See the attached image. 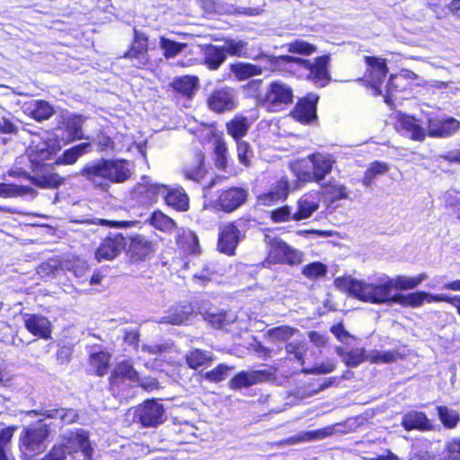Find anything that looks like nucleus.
Wrapping results in <instances>:
<instances>
[{
    "label": "nucleus",
    "instance_id": "nucleus-1",
    "mask_svg": "<svg viewBox=\"0 0 460 460\" xmlns=\"http://www.w3.org/2000/svg\"><path fill=\"white\" fill-rule=\"evenodd\" d=\"M428 279L425 272L416 277L397 276L394 279H386L378 283H367L364 280H358L350 277L337 278L335 286L341 290L348 292L358 299L372 304L389 303L393 298L392 291L408 290L417 288L421 282Z\"/></svg>",
    "mask_w": 460,
    "mask_h": 460
},
{
    "label": "nucleus",
    "instance_id": "nucleus-2",
    "mask_svg": "<svg viewBox=\"0 0 460 460\" xmlns=\"http://www.w3.org/2000/svg\"><path fill=\"white\" fill-rule=\"evenodd\" d=\"M188 130L202 139L212 140L215 165L225 169L227 164V147L222 134L217 132L214 124L198 121L195 117H188Z\"/></svg>",
    "mask_w": 460,
    "mask_h": 460
},
{
    "label": "nucleus",
    "instance_id": "nucleus-3",
    "mask_svg": "<svg viewBox=\"0 0 460 460\" xmlns=\"http://www.w3.org/2000/svg\"><path fill=\"white\" fill-rule=\"evenodd\" d=\"M293 89L282 81H273L257 95V104L268 112H280L293 102Z\"/></svg>",
    "mask_w": 460,
    "mask_h": 460
},
{
    "label": "nucleus",
    "instance_id": "nucleus-4",
    "mask_svg": "<svg viewBox=\"0 0 460 460\" xmlns=\"http://www.w3.org/2000/svg\"><path fill=\"white\" fill-rule=\"evenodd\" d=\"M279 59L285 63H296L300 67L306 70L307 79L317 86L323 87L327 85L331 80L328 70L330 57L327 55L314 58V62L288 55L279 57Z\"/></svg>",
    "mask_w": 460,
    "mask_h": 460
},
{
    "label": "nucleus",
    "instance_id": "nucleus-5",
    "mask_svg": "<svg viewBox=\"0 0 460 460\" xmlns=\"http://www.w3.org/2000/svg\"><path fill=\"white\" fill-rule=\"evenodd\" d=\"M49 433V428L46 424L28 427L21 435V447L27 453L39 455L47 448L46 440Z\"/></svg>",
    "mask_w": 460,
    "mask_h": 460
},
{
    "label": "nucleus",
    "instance_id": "nucleus-6",
    "mask_svg": "<svg viewBox=\"0 0 460 460\" xmlns=\"http://www.w3.org/2000/svg\"><path fill=\"white\" fill-rule=\"evenodd\" d=\"M264 242L270 247V256L278 261L289 265H297L302 262L303 253L292 248L281 239L265 234Z\"/></svg>",
    "mask_w": 460,
    "mask_h": 460
},
{
    "label": "nucleus",
    "instance_id": "nucleus-7",
    "mask_svg": "<svg viewBox=\"0 0 460 460\" xmlns=\"http://www.w3.org/2000/svg\"><path fill=\"white\" fill-rule=\"evenodd\" d=\"M164 409L156 400H147L137 406L134 420L143 427L154 428L164 422Z\"/></svg>",
    "mask_w": 460,
    "mask_h": 460
},
{
    "label": "nucleus",
    "instance_id": "nucleus-8",
    "mask_svg": "<svg viewBox=\"0 0 460 460\" xmlns=\"http://www.w3.org/2000/svg\"><path fill=\"white\" fill-rule=\"evenodd\" d=\"M55 162L32 167L29 180L38 188L41 189H58L65 180L55 172Z\"/></svg>",
    "mask_w": 460,
    "mask_h": 460
},
{
    "label": "nucleus",
    "instance_id": "nucleus-9",
    "mask_svg": "<svg viewBox=\"0 0 460 460\" xmlns=\"http://www.w3.org/2000/svg\"><path fill=\"white\" fill-rule=\"evenodd\" d=\"M207 103L209 109L217 113L232 111L238 103L237 90L229 86L215 89L208 98Z\"/></svg>",
    "mask_w": 460,
    "mask_h": 460
},
{
    "label": "nucleus",
    "instance_id": "nucleus-10",
    "mask_svg": "<svg viewBox=\"0 0 460 460\" xmlns=\"http://www.w3.org/2000/svg\"><path fill=\"white\" fill-rule=\"evenodd\" d=\"M124 58L130 59L137 67H143L149 63L148 38L145 33L134 29V40Z\"/></svg>",
    "mask_w": 460,
    "mask_h": 460
},
{
    "label": "nucleus",
    "instance_id": "nucleus-11",
    "mask_svg": "<svg viewBox=\"0 0 460 460\" xmlns=\"http://www.w3.org/2000/svg\"><path fill=\"white\" fill-rule=\"evenodd\" d=\"M106 163V181L120 184L129 180L134 172V166L131 162L126 159H105Z\"/></svg>",
    "mask_w": 460,
    "mask_h": 460
},
{
    "label": "nucleus",
    "instance_id": "nucleus-12",
    "mask_svg": "<svg viewBox=\"0 0 460 460\" xmlns=\"http://www.w3.org/2000/svg\"><path fill=\"white\" fill-rule=\"evenodd\" d=\"M367 69L365 75L366 81L376 91V94H383L381 85L387 74L385 60L376 57H365Z\"/></svg>",
    "mask_w": 460,
    "mask_h": 460
},
{
    "label": "nucleus",
    "instance_id": "nucleus-13",
    "mask_svg": "<svg viewBox=\"0 0 460 460\" xmlns=\"http://www.w3.org/2000/svg\"><path fill=\"white\" fill-rule=\"evenodd\" d=\"M126 247L125 237L121 234H110L102 240L95 251L98 261L115 259Z\"/></svg>",
    "mask_w": 460,
    "mask_h": 460
},
{
    "label": "nucleus",
    "instance_id": "nucleus-14",
    "mask_svg": "<svg viewBox=\"0 0 460 460\" xmlns=\"http://www.w3.org/2000/svg\"><path fill=\"white\" fill-rule=\"evenodd\" d=\"M58 150L59 146L55 140L40 142L36 146H31L28 150L31 169L49 164L48 161L51 160Z\"/></svg>",
    "mask_w": 460,
    "mask_h": 460
},
{
    "label": "nucleus",
    "instance_id": "nucleus-15",
    "mask_svg": "<svg viewBox=\"0 0 460 460\" xmlns=\"http://www.w3.org/2000/svg\"><path fill=\"white\" fill-rule=\"evenodd\" d=\"M62 443L68 454L81 451L84 456L90 459L93 456V448L87 434L84 430L69 431L62 436Z\"/></svg>",
    "mask_w": 460,
    "mask_h": 460
},
{
    "label": "nucleus",
    "instance_id": "nucleus-16",
    "mask_svg": "<svg viewBox=\"0 0 460 460\" xmlns=\"http://www.w3.org/2000/svg\"><path fill=\"white\" fill-rule=\"evenodd\" d=\"M271 376L269 370H250L237 373L228 383L230 389L240 390L265 382Z\"/></svg>",
    "mask_w": 460,
    "mask_h": 460
},
{
    "label": "nucleus",
    "instance_id": "nucleus-17",
    "mask_svg": "<svg viewBox=\"0 0 460 460\" xmlns=\"http://www.w3.org/2000/svg\"><path fill=\"white\" fill-rule=\"evenodd\" d=\"M247 196L248 192L245 189L233 187L219 194L217 205L225 212H232L246 201Z\"/></svg>",
    "mask_w": 460,
    "mask_h": 460
},
{
    "label": "nucleus",
    "instance_id": "nucleus-18",
    "mask_svg": "<svg viewBox=\"0 0 460 460\" xmlns=\"http://www.w3.org/2000/svg\"><path fill=\"white\" fill-rule=\"evenodd\" d=\"M199 83L197 76L183 75L173 78L170 85L175 93L184 99L182 105L185 108H190L191 100L199 89Z\"/></svg>",
    "mask_w": 460,
    "mask_h": 460
},
{
    "label": "nucleus",
    "instance_id": "nucleus-19",
    "mask_svg": "<svg viewBox=\"0 0 460 460\" xmlns=\"http://www.w3.org/2000/svg\"><path fill=\"white\" fill-rule=\"evenodd\" d=\"M80 175L96 187L105 189L108 187L106 181V163L101 158L86 164L80 172Z\"/></svg>",
    "mask_w": 460,
    "mask_h": 460
},
{
    "label": "nucleus",
    "instance_id": "nucleus-20",
    "mask_svg": "<svg viewBox=\"0 0 460 460\" xmlns=\"http://www.w3.org/2000/svg\"><path fill=\"white\" fill-rule=\"evenodd\" d=\"M440 294H431L428 292H414L409 293L406 295L403 294H395L393 296V298L389 300L387 305H391L392 303L399 304L402 306H410V307H420L424 302L427 303H434L439 302Z\"/></svg>",
    "mask_w": 460,
    "mask_h": 460
},
{
    "label": "nucleus",
    "instance_id": "nucleus-21",
    "mask_svg": "<svg viewBox=\"0 0 460 460\" xmlns=\"http://www.w3.org/2000/svg\"><path fill=\"white\" fill-rule=\"evenodd\" d=\"M239 229L233 223L223 225L220 227L217 249L226 255H234L239 243Z\"/></svg>",
    "mask_w": 460,
    "mask_h": 460
},
{
    "label": "nucleus",
    "instance_id": "nucleus-22",
    "mask_svg": "<svg viewBox=\"0 0 460 460\" xmlns=\"http://www.w3.org/2000/svg\"><path fill=\"white\" fill-rule=\"evenodd\" d=\"M167 186L155 183L146 176L142 177L141 181L135 186L134 193L137 196H144L147 202H155L159 196L164 198Z\"/></svg>",
    "mask_w": 460,
    "mask_h": 460
},
{
    "label": "nucleus",
    "instance_id": "nucleus-23",
    "mask_svg": "<svg viewBox=\"0 0 460 460\" xmlns=\"http://www.w3.org/2000/svg\"><path fill=\"white\" fill-rule=\"evenodd\" d=\"M395 128L402 135L408 136L411 139L418 141H422L426 135L425 128L415 117H399L395 123Z\"/></svg>",
    "mask_w": 460,
    "mask_h": 460
},
{
    "label": "nucleus",
    "instance_id": "nucleus-24",
    "mask_svg": "<svg viewBox=\"0 0 460 460\" xmlns=\"http://www.w3.org/2000/svg\"><path fill=\"white\" fill-rule=\"evenodd\" d=\"M429 134L432 137H444L451 135L459 128V121L453 117L441 119L440 117H432L429 119Z\"/></svg>",
    "mask_w": 460,
    "mask_h": 460
},
{
    "label": "nucleus",
    "instance_id": "nucleus-25",
    "mask_svg": "<svg viewBox=\"0 0 460 460\" xmlns=\"http://www.w3.org/2000/svg\"><path fill=\"white\" fill-rule=\"evenodd\" d=\"M24 325L31 333L42 339H48L51 332L50 322L40 314H24Z\"/></svg>",
    "mask_w": 460,
    "mask_h": 460
},
{
    "label": "nucleus",
    "instance_id": "nucleus-26",
    "mask_svg": "<svg viewBox=\"0 0 460 460\" xmlns=\"http://www.w3.org/2000/svg\"><path fill=\"white\" fill-rule=\"evenodd\" d=\"M402 426L408 431L417 429L427 431L432 429V424L427 415L422 411H411L402 419Z\"/></svg>",
    "mask_w": 460,
    "mask_h": 460
},
{
    "label": "nucleus",
    "instance_id": "nucleus-27",
    "mask_svg": "<svg viewBox=\"0 0 460 460\" xmlns=\"http://www.w3.org/2000/svg\"><path fill=\"white\" fill-rule=\"evenodd\" d=\"M313 164V178L320 181L332 172L334 160L330 155L314 154L308 156Z\"/></svg>",
    "mask_w": 460,
    "mask_h": 460
},
{
    "label": "nucleus",
    "instance_id": "nucleus-28",
    "mask_svg": "<svg viewBox=\"0 0 460 460\" xmlns=\"http://www.w3.org/2000/svg\"><path fill=\"white\" fill-rule=\"evenodd\" d=\"M110 380L112 385H117L124 380L135 383L139 381V375L129 361H122L116 365Z\"/></svg>",
    "mask_w": 460,
    "mask_h": 460
},
{
    "label": "nucleus",
    "instance_id": "nucleus-29",
    "mask_svg": "<svg viewBox=\"0 0 460 460\" xmlns=\"http://www.w3.org/2000/svg\"><path fill=\"white\" fill-rule=\"evenodd\" d=\"M154 252V244L143 235H136L131 238L129 253L137 261L145 260Z\"/></svg>",
    "mask_w": 460,
    "mask_h": 460
},
{
    "label": "nucleus",
    "instance_id": "nucleus-30",
    "mask_svg": "<svg viewBox=\"0 0 460 460\" xmlns=\"http://www.w3.org/2000/svg\"><path fill=\"white\" fill-rule=\"evenodd\" d=\"M127 143H120L113 140L111 137L104 133H100L96 136L94 143L99 146L101 151H112L122 152L124 150L129 151L131 146L134 144L130 137H127Z\"/></svg>",
    "mask_w": 460,
    "mask_h": 460
},
{
    "label": "nucleus",
    "instance_id": "nucleus-31",
    "mask_svg": "<svg viewBox=\"0 0 460 460\" xmlns=\"http://www.w3.org/2000/svg\"><path fill=\"white\" fill-rule=\"evenodd\" d=\"M164 199L166 204L179 211H186L189 208V197L181 187L166 188Z\"/></svg>",
    "mask_w": 460,
    "mask_h": 460
},
{
    "label": "nucleus",
    "instance_id": "nucleus-32",
    "mask_svg": "<svg viewBox=\"0 0 460 460\" xmlns=\"http://www.w3.org/2000/svg\"><path fill=\"white\" fill-rule=\"evenodd\" d=\"M201 314L203 319L207 321L211 327L217 329L224 328L236 320V316L234 314L226 311L208 310L201 313Z\"/></svg>",
    "mask_w": 460,
    "mask_h": 460
},
{
    "label": "nucleus",
    "instance_id": "nucleus-33",
    "mask_svg": "<svg viewBox=\"0 0 460 460\" xmlns=\"http://www.w3.org/2000/svg\"><path fill=\"white\" fill-rule=\"evenodd\" d=\"M193 309L190 305H179L169 309L166 315L163 316L159 323L173 325L181 324L187 321Z\"/></svg>",
    "mask_w": 460,
    "mask_h": 460
},
{
    "label": "nucleus",
    "instance_id": "nucleus-34",
    "mask_svg": "<svg viewBox=\"0 0 460 460\" xmlns=\"http://www.w3.org/2000/svg\"><path fill=\"white\" fill-rule=\"evenodd\" d=\"M226 56L221 46L209 44L204 49V64L210 70H217L226 61Z\"/></svg>",
    "mask_w": 460,
    "mask_h": 460
},
{
    "label": "nucleus",
    "instance_id": "nucleus-35",
    "mask_svg": "<svg viewBox=\"0 0 460 460\" xmlns=\"http://www.w3.org/2000/svg\"><path fill=\"white\" fill-rule=\"evenodd\" d=\"M319 96L308 93L299 98L294 110L288 115H316Z\"/></svg>",
    "mask_w": 460,
    "mask_h": 460
},
{
    "label": "nucleus",
    "instance_id": "nucleus-36",
    "mask_svg": "<svg viewBox=\"0 0 460 460\" xmlns=\"http://www.w3.org/2000/svg\"><path fill=\"white\" fill-rule=\"evenodd\" d=\"M319 208L317 201L310 196L305 195L296 202V210L294 212L293 220L300 221L310 217Z\"/></svg>",
    "mask_w": 460,
    "mask_h": 460
},
{
    "label": "nucleus",
    "instance_id": "nucleus-37",
    "mask_svg": "<svg viewBox=\"0 0 460 460\" xmlns=\"http://www.w3.org/2000/svg\"><path fill=\"white\" fill-rule=\"evenodd\" d=\"M335 351L341 358L345 365L350 367H356L360 363L367 361V354H366L365 349L362 348H355L349 351H345L343 348L337 347Z\"/></svg>",
    "mask_w": 460,
    "mask_h": 460
},
{
    "label": "nucleus",
    "instance_id": "nucleus-38",
    "mask_svg": "<svg viewBox=\"0 0 460 460\" xmlns=\"http://www.w3.org/2000/svg\"><path fill=\"white\" fill-rule=\"evenodd\" d=\"M91 147L89 143H81L67 150L56 159V164H74L80 156L87 153Z\"/></svg>",
    "mask_w": 460,
    "mask_h": 460
},
{
    "label": "nucleus",
    "instance_id": "nucleus-39",
    "mask_svg": "<svg viewBox=\"0 0 460 460\" xmlns=\"http://www.w3.org/2000/svg\"><path fill=\"white\" fill-rule=\"evenodd\" d=\"M213 359L214 356L211 352L199 349H191L185 355L186 363L191 369H198L205 366L208 362L213 361Z\"/></svg>",
    "mask_w": 460,
    "mask_h": 460
},
{
    "label": "nucleus",
    "instance_id": "nucleus-40",
    "mask_svg": "<svg viewBox=\"0 0 460 460\" xmlns=\"http://www.w3.org/2000/svg\"><path fill=\"white\" fill-rule=\"evenodd\" d=\"M230 71L240 81L248 79L249 77L254 75H259L262 73V69L261 66L243 62L231 64Z\"/></svg>",
    "mask_w": 460,
    "mask_h": 460
},
{
    "label": "nucleus",
    "instance_id": "nucleus-41",
    "mask_svg": "<svg viewBox=\"0 0 460 460\" xmlns=\"http://www.w3.org/2000/svg\"><path fill=\"white\" fill-rule=\"evenodd\" d=\"M148 222L155 228L165 233H172L176 227L174 220L160 210L155 211L148 218Z\"/></svg>",
    "mask_w": 460,
    "mask_h": 460
},
{
    "label": "nucleus",
    "instance_id": "nucleus-42",
    "mask_svg": "<svg viewBox=\"0 0 460 460\" xmlns=\"http://www.w3.org/2000/svg\"><path fill=\"white\" fill-rule=\"evenodd\" d=\"M250 125L246 122L244 117H235L226 124L227 132L236 141L244 137L249 129Z\"/></svg>",
    "mask_w": 460,
    "mask_h": 460
},
{
    "label": "nucleus",
    "instance_id": "nucleus-43",
    "mask_svg": "<svg viewBox=\"0 0 460 460\" xmlns=\"http://www.w3.org/2000/svg\"><path fill=\"white\" fill-rule=\"evenodd\" d=\"M111 355L105 351L92 353L90 364L95 369L96 375L102 376L107 373Z\"/></svg>",
    "mask_w": 460,
    "mask_h": 460
},
{
    "label": "nucleus",
    "instance_id": "nucleus-44",
    "mask_svg": "<svg viewBox=\"0 0 460 460\" xmlns=\"http://www.w3.org/2000/svg\"><path fill=\"white\" fill-rule=\"evenodd\" d=\"M159 46L163 49L164 56L167 59L176 57L187 48L186 43L177 42L165 37H161Z\"/></svg>",
    "mask_w": 460,
    "mask_h": 460
},
{
    "label": "nucleus",
    "instance_id": "nucleus-45",
    "mask_svg": "<svg viewBox=\"0 0 460 460\" xmlns=\"http://www.w3.org/2000/svg\"><path fill=\"white\" fill-rule=\"evenodd\" d=\"M401 358V354L396 350L379 351L372 350L367 356V361L370 363H392Z\"/></svg>",
    "mask_w": 460,
    "mask_h": 460
},
{
    "label": "nucleus",
    "instance_id": "nucleus-46",
    "mask_svg": "<svg viewBox=\"0 0 460 460\" xmlns=\"http://www.w3.org/2000/svg\"><path fill=\"white\" fill-rule=\"evenodd\" d=\"M234 369V367H230L225 364H219L215 368L200 373L201 377L208 380L212 383H219L224 381L228 376L230 371Z\"/></svg>",
    "mask_w": 460,
    "mask_h": 460
},
{
    "label": "nucleus",
    "instance_id": "nucleus-47",
    "mask_svg": "<svg viewBox=\"0 0 460 460\" xmlns=\"http://www.w3.org/2000/svg\"><path fill=\"white\" fill-rule=\"evenodd\" d=\"M297 332L298 330L296 328L282 325L268 330L266 336L272 341H287Z\"/></svg>",
    "mask_w": 460,
    "mask_h": 460
},
{
    "label": "nucleus",
    "instance_id": "nucleus-48",
    "mask_svg": "<svg viewBox=\"0 0 460 460\" xmlns=\"http://www.w3.org/2000/svg\"><path fill=\"white\" fill-rule=\"evenodd\" d=\"M59 270H64V261L52 258L39 266L38 273L42 277H54Z\"/></svg>",
    "mask_w": 460,
    "mask_h": 460
},
{
    "label": "nucleus",
    "instance_id": "nucleus-49",
    "mask_svg": "<svg viewBox=\"0 0 460 460\" xmlns=\"http://www.w3.org/2000/svg\"><path fill=\"white\" fill-rule=\"evenodd\" d=\"M179 244L190 253L199 252V244L197 234L192 231H186L179 237Z\"/></svg>",
    "mask_w": 460,
    "mask_h": 460
},
{
    "label": "nucleus",
    "instance_id": "nucleus-50",
    "mask_svg": "<svg viewBox=\"0 0 460 460\" xmlns=\"http://www.w3.org/2000/svg\"><path fill=\"white\" fill-rule=\"evenodd\" d=\"M326 273L327 266L320 261L309 263L302 269V274L309 279L325 277Z\"/></svg>",
    "mask_w": 460,
    "mask_h": 460
},
{
    "label": "nucleus",
    "instance_id": "nucleus-51",
    "mask_svg": "<svg viewBox=\"0 0 460 460\" xmlns=\"http://www.w3.org/2000/svg\"><path fill=\"white\" fill-rule=\"evenodd\" d=\"M203 155H199L197 164L184 168L183 172L187 179L194 181H199L206 174V169L203 166Z\"/></svg>",
    "mask_w": 460,
    "mask_h": 460
},
{
    "label": "nucleus",
    "instance_id": "nucleus-52",
    "mask_svg": "<svg viewBox=\"0 0 460 460\" xmlns=\"http://www.w3.org/2000/svg\"><path fill=\"white\" fill-rule=\"evenodd\" d=\"M32 189L15 184L0 183V197L12 198L29 193Z\"/></svg>",
    "mask_w": 460,
    "mask_h": 460
},
{
    "label": "nucleus",
    "instance_id": "nucleus-53",
    "mask_svg": "<svg viewBox=\"0 0 460 460\" xmlns=\"http://www.w3.org/2000/svg\"><path fill=\"white\" fill-rule=\"evenodd\" d=\"M29 115H53L56 111L48 102L43 100H33L28 103Z\"/></svg>",
    "mask_w": 460,
    "mask_h": 460
},
{
    "label": "nucleus",
    "instance_id": "nucleus-54",
    "mask_svg": "<svg viewBox=\"0 0 460 460\" xmlns=\"http://www.w3.org/2000/svg\"><path fill=\"white\" fill-rule=\"evenodd\" d=\"M327 433L324 430H314L301 433L297 436H293L281 442L282 445L296 444L300 441H311L314 439H320L326 437Z\"/></svg>",
    "mask_w": 460,
    "mask_h": 460
},
{
    "label": "nucleus",
    "instance_id": "nucleus-55",
    "mask_svg": "<svg viewBox=\"0 0 460 460\" xmlns=\"http://www.w3.org/2000/svg\"><path fill=\"white\" fill-rule=\"evenodd\" d=\"M438 412L440 420L447 428H454L456 426L459 416L454 410L447 408V406H438Z\"/></svg>",
    "mask_w": 460,
    "mask_h": 460
},
{
    "label": "nucleus",
    "instance_id": "nucleus-56",
    "mask_svg": "<svg viewBox=\"0 0 460 460\" xmlns=\"http://www.w3.org/2000/svg\"><path fill=\"white\" fill-rule=\"evenodd\" d=\"M247 47V42L243 40H226L225 41V45L221 46L222 49L225 51V55L227 54L231 56L241 57L245 51Z\"/></svg>",
    "mask_w": 460,
    "mask_h": 460
},
{
    "label": "nucleus",
    "instance_id": "nucleus-57",
    "mask_svg": "<svg viewBox=\"0 0 460 460\" xmlns=\"http://www.w3.org/2000/svg\"><path fill=\"white\" fill-rule=\"evenodd\" d=\"M288 50L304 56H309L316 51V47L305 40H295L288 45Z\"/></svg>",
    "mask_w": 460,
    "mask_h": 460
},
{
    "label": "nucleus",
    "instance_id": "nucleus-58",
    "mask_svg": "<svg viewBox=\"0 0 460 460\" xmlns=\"http://www.w3.org/2000/svg\"><path fill=\"white\" fill-rule=\"evenodd\" d=\"M89 270L85 261L80 260L64 261V270L72 271L76 278L83 277Z\"/></svg>",
    "mask_w": 460,
    "mask_h": 460
},
{
    "label": "nucleus",
    "instance_id": "nucleus-59",
    "mask_svg": "<svg viewBox=\"0 0 460 460\" xmlns=\"http://www.w3.org/2000/svg\"><path fill=\"white\" fill-rule=\"evenodd\" d=\"M67 137L72 139L84 138L80 117H73L66 123Z\"/></svg>",
    "mask_w": 460,
    "mask_h": 460
},
{
    "label": "nucleus",
    "instance_id": "nucleus-60",
    "mask_svg": "<svg viewBox=\"0 0 460 460\" xmlns=\"http://www.w3.org/2000/svg\"><path fill=\"white\" fill-rule=\"evenodd\" d=\"M22 121L15 117H0V131L3 133H16Z\"/></svg>",
    "mask_w": 460,
    "mask_h": 460
},
{
    "label": "nucleus",
    "instance_id": "nucleus-61",
    "mask_svg": "<svg viewBox=\"0 0 460 460\" xmlns=\"http://www.w3.org/2000/svg\"><path fill=\"white\" fill-rule=\"evenodd\" d=\"M237 143V156L239 162L245 166L250 165V160L252 156V150L251 149L250 145L245 141H236Z\"/></svg>",
    "mask_w": 460,
    "mask_h": 460
},
{
    "label": "nucleus",
    "instance_id": "nucleus-62",
    "mask_svg": "<svg viewBox=\"0 0 460 460\" xmlns=\"http://www.w3.org/2000/svg\"><path fill=\"white\" fill-rule=\"evenodd\" d=\"M293 215L294 212H292L291 208L284 206L272 210L270 217L275 223H284L293 220Z\"/></svg>",
    "mask_w": 460,
    "mask_h": 460
},
{
    "label": "nucleus",
    "instance_id": "nucleus-63",
    "mask_svg": "<svg viewBox=\"0 0 460 460\" xmlns=\"http://www.w3.org/2000/svg\"><path fill=\"white\" fill-rule=\"evenodd\" d=\"M289 191V184L286 179L279 180L273 190L270 192L272 199H284L288 197Z\"/></svg>",
    "mask_w": 460,
    "mask_h": 460
},
{
    "label": "nucleus",
    "instance_id": "nucleus-64",
    "mask_svg": "<svg viewBox=\"0 0 460 460\" xmlns=\"http://www.w3.org/2000/svg\"><path fill=\"white\" fill-rule=\"evenodd\" d=\"M285 349L288 354L294 355L295 358L300 362L301 365H304V346L299 341H292L287 343Z\"/></svg>",
    "mask_w": 460,
    "mask_h": 460
}]
</instances>
